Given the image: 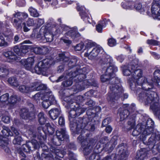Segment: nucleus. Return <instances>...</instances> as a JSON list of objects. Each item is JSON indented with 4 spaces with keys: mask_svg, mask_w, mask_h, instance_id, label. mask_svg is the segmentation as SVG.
Here are the masks:
<instances>
[{
    "mask_svg": "<svg viewBox=\"0 0 160 160\" xmlns=\"http://www.w3.org/2000/svg\"><path fill=\"white\" fill-rule=\"evenodd\" d=\"M78 140L81 143V147L84 154L88 155L92 150L93 139L88 138L85 139L82 135H80L78 138Z\"/></svg>",
    "mask_w": 160,
    "mask_h": 160,
    "instance_id": "nucleus-6",
    "label": "nucleus"
},
{
    "mask_svg": "<svg viewBox=\"0 0 160 160\" xmlns=\"http://www.w3.org/2000/svg\"><path fill=\"white\" fill-rule=\"evenodd\" d=\"M95 43L91 40H87L85 42V49L88 50L95 46Z\"/></svg>",
    "mask_w": 160,
    "mask_h": 160,
    "instance_id": "nucleus-52",
    "label": "nucleus"
},
{
    "mask_svg": "<svg viewBox=\"0 0 160 160\" xmlns=\"http://www.w3.org/2000/svg\"><path fill=\"white\" fill-rule=\"evenodd\" d=\"M32 84L33 86V91L40 90H45L44 92V95H45L46 92H48L49 91H50L49 89H47V88L46 85L41 83L40 82L35 81L32 83Z\"/></svg>",
    "mask_w": 160,
    "mask_h": 160,
    "instance_id": "nucleus-25",
    "label": "nucleus"
},
{
    "mask_svg": "<svg viewBox=\"0 0 160 160\" xmlns=\"http://www.w3.org/2000/svg\"><path fill=\"white\" fill-rule=\"evenodd\" d=\"M154 122L151 118H148L145 124L143 123L138 124L135 127L132 132L133 136H137L141 134L140 139L143 141L144 143L146 140L147 136L153 133L154 131L153 126Z\"/></svg>",
    "mask_w": 160,
    "mask_h": 160,
    "instance_id": "nucleus-2",
    "label": "nucleus"
},
{
    "mask_svg": "<svg viewBox=\"0 0 160 160\" xmlns=\"http://www.w3.org/2000/svg\"><path fill=\"white\" fill-rule=\"evenodd\" d=\"M61 112L59 108H53L49 112V114L51 118L53 120L56 119L59 115Z\"/></svg>",
    "mask_w": 160,
    "mask_h": 160,
    "instance_id": "nucleus-34",
    "label": "nucleus"
},
{
    "mask_svg": "<svg viewBox=\"0 0 160 160\" xmlns=\"http://www.w3.org/2000/svg\"><path fill=\"white\" fill-rule=\"evenodd\" d=\"M50 151L55 154L54 157L55 160H61L58 158V157L60 158H62L65 154V152L64 151H61L59 149L57 148V147L53 146H51L50 148Z\"/></svg>",
    "mask_w": 160,
    "mask_h": 160,
    "instance_id": "nucleus-27",
    "label": "nucleus"
},
{
    "mask_svg": "<svg viewBox=\"0 0 160 160\" xmlns=\"http://www.w3.org/2000/svg\"><path fill=\"white\" fill-rule=\"evenodd\" d=\"M120 119L121 121H123L128 118L129 121L128 122V124L130 127L128 129L130 130L134 128L135 125V118L136 115L134 112H130L128 110L123 109L120 112Z\"/></svg>",
    "mask_w": 160,
    "mask_h": 160,
    "instance_id": "nucleus-5",
    "label": "nucleus"
},
{
    "mask_svg": "<svg viewBox=\"0 0 160 160\" xmlns=\"http://www.w3.org/2000/svg\"><path fill=\"white\" fill-rule=\"evenodd\" d=\"M84 47V44L83 43H80L77 44L75 47V50L80 51Z\"/></svg>",
    "mask_w": 160,
    "mask_h": 160,
    "instance_id": "nucleus-64",
    "label": "nucleus"
},
{
    "mask_svg": "<svg viewBox=\"0 0 160 160\" xmlns=\"http://www.w3.org/2000/svg\"><path fill=\"white\" fill-rule=\"evenodd\" d=\"M74 107L76 108V111L77 116H79L80 114L84 112L86 110V109L84 108H80L78 107V105H76L77 106H75L76 103H74Z\"/></svg>",
    "mask_w": 160,
    "mask_h": 160,
    "instance_id": "nucleus-53",
    "label": "nucleus"
},
{
    "mask_svg": "<svg viewBox=\"0 0 160 160\" xmlns=\"http://www.w3.org/2000/svg\"><path fill=\"white\" fill-rule=\"evenodd\" d=\"M128 82L129 83L130 87L131 89L132 90H136L137 92H138V89H141V88L140 87L138 88L137 87L136 84L138 86H139V85L137 84L136 80L132 79L129 78L128 80ZM139 86H140L139 85Z\"/></svg>",
    "mask_w": 160,
    "mask_h": 160,
    "instance_id": "nucleus-40",
    "label": "nucleus"
},
{
    "mask_svg": "<svg viewBox=\"0 0 160 160\" xmlns=\"http://www.w3.org/2000/svg\"><path fill=\"white\" fill-rule=\"evenodd\" d=\"M20 113V116L22 118L25 119H31L35 118L34 114L33 113L32 114V118H31V116H30V114L28 112V110L26 108L22 109L21 110Z\"/></svg>",
    "mask_w": 160,
    "mask_h": 160,
    "instance_id": "nucleus-29",
    "label": "nucleus"
},
{
    "mask_svg": "<svg viewBox=\"0 0 160 160\" xmlns=\"http://www.w3.org/2000/svg\"><path fill=\"white\" fill-rule=\"evenodd\" d=\"M124 90L120 84L111 86V104L117 103L118 99L122 95Z\"/></svg>",
    "mask_w": 160,
    "mask_h": 160,
    "instance_id": "nucleus-7",
    "label": "nucleus"
},
{
    "mask_svg": "<svg viewBox=\"0 0 160 160\" xmlns=\"http://www.w3.org/2000/svg\"><path fill=\"white\" fill-rule=\"evenodd\" d=\"M3 129L2 131L3 136L2 137H8L12 136L13 135L12 132L10 131V130L7 127H5Z\"/></svg>",
    "mask_w": 160,
    "mask_h": 160,
    "instance_id": "nucleus-48",
    "label": "nucleus"
},
{
    "mask_svg": "<svg viewBox=\"0 0 160 160\" xmlns=\"http://www.w3.org/2000/svg\"><path fill=\"white\" fill-rule=\"evenodd\" d=\"M142 71L141 69L138 68L132 72V78H130L136 80L137 84L138 85H141L143 81L145 82L146 81L147 78L142 76Z\"/></svg>",
    "mask_w": 160,
    "mask_h": 160,
    "instance_id": "nucleus-16",
    "label": "nucleus"
},
{
    "mask_svg": "<svg viewBox=\"0 0 160 160\" xmlns=\"http://www.w3.org/2000/svg\"><path fill=\"white\" fill-rule=\"evenodd\" d=\"M93 93V91L92 90H90L84 94V97L85 99H88L89 97H91Z\"/></svg>",
    "mask_w": 160,
    "mask_h": 160,
    "instance_id": "nucleus-63",
    "label": "nucleus"
},
{
    "mask_svg": "<svg viewBox=\"0 0 160 160\" xmlns=\"http://www.w3.org/2000/svg\"><path fill=\"white\" fill-rule=\"evenodd\" d=\"M125 145L124 143H122L118 146V148L120 154L118 160H126L129 155L127 147Z\"/></svg>",
    "mask_w": 160,
    "mask_h": 160,
    "instance_id": "nucleus-20",
    "label": "nucleus"
},
{
    "mask_svg": "<svg viewBox=\"0 0 160 160\" xmlns=\"http://www.w3.org/2000/svg\"><path fill=\"white\" fill-rule=\"evenodd\" d=\"M77 10L80 12L79 14L81 18L86 23H91L92 20L91 19L89 16V13L86 10L84 6H81L80 4H77Z\"/></svg>",
    "mask_w": 160,
    "mask_h": 160,
    "instance_id": "nucleus-17",
    "label": "nucleus"
},
{
    "mask_svg": "<svg viewBox=\"0 0 160 160\" xmlns=\"http://www.w3.org/2000/svg\"><path fill=\"white\" fill-rule=\"evenodd\" d=\"M123 72L124 75L128 76L130 74H132V71L130 68H128V67L124 66L123 70Z\"/></svg>",
    "mask_w": 160,
    "mask_h": 160,
    "instance_id": "nucleus-58",
    "label": "nucleus"
},
{
    "mask_svg": "<svg viewBox=\"0 0 160 160\" xmlns=\"http://www.w3.org/2000/svg\"><path fill=\"white\" fill-rule=\"evenodd\" d=\"M49 22L46 24L45 26L42 27L39 30V32L37 35L36 37L37 38L40 40H42L43 41L44 38L43 37L44 36L45 34L47 33L48 30H50V28L48 29V26L49 25Z\"/></svg>",
    "mask_w": 160,
    "mask_h": 160,
    "instance_id": "nucleus-28",
    "label": "nucleus"
},
{
    "mask_svg": "<svg viewBox=\"0 0 160 160\" xmlns=\"http://www.w3.org/2000/svg\"><path fill=\"white\" fill-rule=\"evenodd\" d=\"M138 98L146 105L152 103L150 108L155 116L160 120V103L158 102L159 97L156 92L154 91L140 92L138 94Z\"/></svg>",
    "mask_w": 160,
    "mask_h": 160,
    "instance_id": "nucleus-1",
    "label": "nucleus"
},
{
    "mask_svg": "<svg viewBox=\"0 0 160 160\" xmlns=\"http://www.w3.org/2000/svg\"><path fill=\"white\" fill-rule=\"evenodd\" d=\"M100 157L98 153H93L89 156L88 160H100ZM102 160H110V157L108 156Z\"/></svg>",
    "mask_w": 160,
    "mask_h": 160,
    "instance_id": "nucleus-37",
    "label": "nucleus"
},
{
    "mask_svg": "<svg viewBox=\"0 0 160 160\" xmlns=\"http://www.w3.org/2000/svg\"><path fill=\"white\" fill-rule=\"evenodd\" d=\"M55 63L52 58H46L39 62L35 67V72L38 74H40L46 72Z\"/></svg>",
    "mask_w": 160,
    "mask_h": 160,
    "instance_id": "nucleus-4",
    "label": "nucleus"
},
{
    "mask_svg": "<svg viewBox=\"0 0 160 160\" xmlns=\"http://www.w3.org/2000/svg\"><path fill=\"white\" fill-rule=\"evenodd\" d=\"M112 70V73L111 72V86L115 85L120 84V80L117 77L115 76V73L118 71L117 68L114 65L111 63V70Z\"/></svg>",
    "mask_w": 160,
    "mask_h": 160,
    "instance_id": "nucleus-19",
    "label": "nucleus"
},
{
    "mask_svg": "<svg viewBox=\"0 0 160 160\" xmlns=\"http://www.w3.org/2000/svg\"><path fill=\"white\" fill-rule=\"evenodd\" d=\"M56 26V25L55 22L52 23H49V25L48 26V29L50 28V30H48L47 33L45 34L44 36L42 38H44V42H52L53 40V35L59 32L60 30L57 29Z\"/></svg>",
    "mask_w": 160,
    "mask_h": 160,
    "instance_id": "nucleus-8",
    "label": "nucleus"
},
{
    "mask_svg": "<svg viewBox=\"0 0 160 160\" xmlns=\"http://www.w3.org/2000/svg\"><path fill=\"white\" fill-rule=\"evenodd\" d=\"M9 73V69L7 67L3 65L0 66V78H6Z\"/></svg>",
    "mask_w": 160,
    "mask_h": 160,
    "instance_id": "nucleus-36",
    "label": "nucleus"
},
{
    "mask_svg": "<svg viewBox=\"0 0 160 160\" xmlns=\"http://www.w3.org/2000/svg\"><path fill=\"white\" fill-rule=\"evenodd\" d=\"M109 68L108 67L106 69L105 74L102 75L101 77L102 82H104L110 79V73L108 72Z\"/></svg>",
    "mask_w": 160,
    "mask_h": 160,
    "instance_id": "nucleus-46",
    "label": "nucleus"
},
{
    "mask_svg": "<svg viewBox=\"0 0 160 160\" xmlns=\"http://www.w3.org/2000/svg\"><path fill=\"white\" fill-rule=\"evenodd\" d=\"M134 8L137 10L139 11L140 12H142L144 11V10L142 7L141 3H140L135 4Z\"/></svg>",
    "mask_w": 160,
    "mask_h": 160,
    "instance_id": "nucleus-59",
    "label": "nucleus"
},
{
    "mask_svg": "<svg viewBox=\"0 0 160 160\" xmlns=\"http://www.w3.org/2000/svg\"><path fill=\"white\" fill-rule=\"evenodd\" d=\"M4 55L8 59H10L8 61V62H12L19 59V58L13 52L11 51L5 52Z\"/></svg>",
    "mask_w": 160,
    "mask_h": 160,
    "instance_id": "nucleus-33",
    "label": "nucleus"
},
{
    "mask_svg": "<svg viewBox=\"0 0 160 160\" xmlns=\"http://www.w3.org/2000/svg\"><path fill=\"white\" fill-rule=\"evenodd\" d=\"M68 60V58L65 55L64 53H61L59 54V57H57V60L55 61V62H58L61 61L66 62Z\"/></svg>",
    "mask_w": 160,
    "mask_h": 160,
    "instance_id": "nucleus-49",
    "label": "nucleus"
},
{
    "mask_svg": "<svg viewBox=\"0 0 160 160\" xmlns=\"http://www.w3.org/2000/svg\"><path fill=\"white\" fill-rule=\"evenodd\" d=\"M19 99V98H18L17 96L12 95L9 99L8 105H9L11 108Z\"/></svg>",
    "mask_w": 160,
    "mask_h": 160,
    "instance_id": "nucleus-41",
    "label": "nucleus"
},
{
    "mask_svg": "<svg viewBox=\"0 0 160 160\" xmlns=\"http://www.w3.org/2000/svg\"><path fill=\"white\" fill-rule=\"evenodd\" d=\"M107 24L106 20L99 22L98 25L96 26V30L99 33L102 32V29L106 27Z\"/></svg>",
    "mask_w": 160,
    "mask_h": 160,
    "instance_id": "nucleus-39",
    "label": "nucleus"
},
{
    "mask_svg": "<svg viewBox=\"0 0 160 160\" xmlns=\"http://www.w3.org/2000/svg\"><path fill=\"white\" fill-rule=\"evenodd\" d=\"M28 45H22L20 48L18 46L14 48V52L19 56H23L28 52Z\"/></svg>",
    "mask_w": 160,
    "mask_h": 160,
    "instance_id": "nucleus-26",
    "label": "nucleus"
},
{
    "mask_svg": "<svg viewBox=\"0 0 160 160\" xmlns=\"http://www.w3.org/2000/svg\"><path fill=\"white\" fill-rule=\"evenodd\" d=\"M7 43L5 41L3 36L2 35H0V46H6Z\"/></svg>",
    "mask_w": 160,
    "mask_h": 160,
    "instance_id": "nucleus-61",
    "label": "nucleus"
},
{
    "mask_svg": "<svg viewBox=\"0 0 160 160\" xmlns=\"http://www.w3.org/2000/svg\"><path fill=\"white\" fill-rule=\"evenodd\" d=\"M56 135L57 139H53L52 142L56 146H59L61 144V141L65 139H68V136L66 134V129L65 128H62L59 130H57Z\"/></svg>",
    "mask_w": 160,
    "mask_h": 160,
    "instance_id": "nucleus-11",
    "label": "nucleus"
},
{
    "mask_svg": "<svg viewBox=\"0 0 160 160\" xmlns=\"http://www.w3.org/2000/svg\"><path fill=\"white\" fill-rule=\"evenodd\" d=\"M42 98L43 100L42 106L45 109L48 108L51 105L56 103V101L51 91L46 92L45 95L42 96Z\"/></svg>",
    "mask_w": 160,
    "mask_h": 160,
    "instance_id": "nucleus-9",
    "label": "nucleus"
},
{
    "mask_svg": "<svg viewBox=\"0 0 160 160\" xmlns=\"http://www.w3.org/2000/svg\"><path fill=\"white\" fill-rule=\"evenodd\" d=\"M8 82L13 87H17L19 85L18 81L14 77L9 78L8 79Z\"/></svg>",
    "mask_w": 160,
    "mask_h": 160,
    "instance_id": "nucleus-44",
    "label": "nucleus"
},
{
    "mask_svg": "<svg viewBox=\"0 0 160 160\" xmlns=\"http://www.w3.org/2000/svg\"><path fill=\"white\" fill-rule=\"evenodd\" d=\"M159 1L160 0H154L151 8L152 13L156 15L158 18L160 17V4L159 2Z\"/></svg>",
    "mask_w": 160,
    "mask_h": 160,
    "instance_id": "nucleus-23",
    "label": "nucleus"
},
{
    "mask_svg": "<svg viewBox=\"0 0 160 160\" xmlns=\"http://www.w3.org/2000/svg\"><path fill=\"white\" fill-rule=\"evenodd\" d=\"M54 127L53 125H51L49 123H47L42 128L43 131L45 133H48L50 135H52L55 131Z\"/></svg>",
    "mask_w": 160,
    "mask_h": 160,
    "instance_id": "nucleus-31",
    "label": "nucleus"
},
{
    "mask_svg": "<svg viewBox=\"0 0 160 160\" xmlns=\"http://www.w3.org/2000/svg\"><path fill=\"white\" fill-rule=\"evenodd\" d=\"M153 78L151 80L153 82L158 83L160 80V70L158 69L156 70L153 73Z\"/></svg>",
    "mask_w": 160,
    "mask_h": 160,
    "instance_id": "nucleus-42",
    "label": "nucleus"
},
{
    "mask_svg": "<svg viewBox=\"0 0 160 160\" xmlns=\"http://www.w3.org/2000/svg\"><path fill=\"white\" fill-rule=\"evenodd\" d=\"M87 83V80H84L83 82H76V91L79 92L83 90L86 87Z\"/></svg>",
    "mask_w": 160,
    "mask_h": 160,
    "instance_id": "nucleus-35",
    "label": "nucleus"
},
{
    "mask_svg": "<svg viewBox=\"0 0 160 160\" xmlns=\"http://www.w3.org/2000/svg\"><path fill=\"white\" fill-rule=\"evenodd\" d=\"M41 127H39L38 128V132H36L33 129H31L28 131V133L29 135V137L30 138H35L37 137L38 138L40 141H43L45 140V138L42 136L41 132H40V129H42ZM42 141H41L42 142Z\"/></svg>",
    "mask_w": 160,
    "mask_h": 160,
    "instance_id": "nucleus-21",
    "label": "nucleus"
},
{
    "mask_svg": "<svg viewBox=\"0 0 160 160\" xmlns=\"http://www.w3.org/2000/svg\"><path fill=\"white\" fill-rule=\"evenodd\" d=\"M63 30L66 32L64 34V36L61 38L60 40L65 43L70 44L71 43V41L68 38L69 37L74 39L80 36L76 28H70L68 26H64Z\"/></svg>",
    "mask_w": 160,
    "mask_h": 160,
    "instance_id": "nucleus-3",
    "label": "nucleus"
},
{
    "mask_svg": "<svg viewBox=\"0 0 160 160\" xmlns=\"http://www.w3.org/2000/svg\"><path fill=\"white\" fill-rule=\"evenodd\" d=\"M103 51V49L101 46L99 45L97 46L89 52L88 55V58L89 59H92L99 54L102 53Z\"/></svg>",
    "mask_w": 160,
    "mask_h": 160,
    "instance_id": "nucleus-24",
    "label": "nucleus"
},
{
    "mask_svg": "<svg viewBox=\"0 0 160 160\" xmlns=\"http://www.w3.org/2000/svg\"><path fill=\"white\" fill-rule=\"evenodd\" d=\"M51 5L53 8H57L60 7L58 0H52Z\"/></svg>",
    "mask_w": 160,
    "mask_h": 160,
    "instance_id": "nucleus-62",
    "label": "nucleus"
},
{
    "mask_svg": "<svg viewBox=\"0 0 160 160\" xmlns=\"http://www.w3.org/2000/svg\"><path fill=\"white\" fill-rule=\"evenodd\" d=\"M117 138L116 136L113 137L111 140V143H112V147H111V150L112 148H113L115 147V146L117 144Z\"/></svg>",
    "mask_w": 160,
    "mask_h": 160,
    "instance_id": "nucleus-60",
    "label": "nucleus"
},
{
    "mask_svg": "<svg viewBox=\"0 0 160 160\" xmlns=\"http://www.w3.org/2000/svg\"><path fill=\"white\" fill-rule=\"evenodd\" d=\"M33 86L32 83L29 86L21 85L19 87L18 89L21 92L27 93L33 91Z\"/></svg>",
    "mask_w": 160,
    "mask_h": 160,
    "instance_id": "nucleus-30",
    "label": "nucleus"
},
{
    "mask_svg": "<svg viewBox=\"0 0 160 160\" xmlns=\"http://www.w3.org/2000/svg\"><path fill=\"white\" fill-rule=\"evenodd\" d=\"M69 76H70V77L69 79L67 81L64 82H63V84L65 87H67L71 85L72 83V79L74 80V78L73 77H72L71 78V77H72L71 75V73L70 72L69 73Z\"/></svg>",
    "mask_w": 160,
    "mask_h": 160,
    "instance_id": "nucleus-55",
    "label": "nucleus"
},
{
    "mask_svg": "<svg viewBox=\"0 0 160 160\" xmlns=\"http://www.w3.org/2000/svg\"><path fill=\"white\" fill-rule=\"evenodd\" d=\"M147 151L145 148H141L137 152L136 158L137 160H143L144 158L146 156Z\"/></svg>",
    "mask_w": 160,
    "mask_h": 160,
    "instance_id": "nucleus-32",
    "label": "nucleus"
},
{
    "mask_svg": "<svg viewBox=\"0 0 160 160\" xmlns=\"http://www.w3.org/2000/svg\"><path fill=\"white\" fill-rule=\"evenodd\" d=\"M128 68L131 69V70L133 72L134 70L138 69V63L137 60H134L129 64L128 66Z\"/></svg>",
    "mask_w": 160,
    "mask_h": 160,
    "instance_id": "nucleus-50",
    "label": "nucleus"
},
{
    "mask_svg": "<svg viewBox=\"0 0 160 160\" xmlns=\"http://www.w3.org/2000/svg\"><path fill=\"white\" fill-rule=\"evenodd\" d=\"M73 106L72 105L71 107V110L69 111L68 118L71 124H73L72 122L73 120V118H75L77 116L76 108L75 107H72Z\"/></svg>",
    "mask_w": 160,
    "mask_h": 160,
    "instance_id": "nucleus-38",
    "label": "nucleus"
},
{
    "mask_svg": "<svg viewBox=\"0 0 160 160\" xmlns=\"http://www.w3.org/2000/svg\"><path fill=\"white\" fill-rule=\"evenodd\" d=\"M34 62V59L33 57H30L26 59H23L21 61V64L24 66L25 68L31 71L32 73L35 72V69H32Z\"/></svg>",
    "mask_w": 160,
    "mask_h": 160,
    "instance_id": "nucleus-18",
    "label": "nucleus"
},
{
    "mask_svg": "<svg viewBox=\"0 0 160 160\" xmlns=\"http://www.w3.org/2000/svg\"><path fill=\"white\" fill-rule=\"evenodd\" d=\"M9 95L8 93L3 94L0 97V101L2 102H8L9 100ZM8 104V102L7 103Z\"/></svg>",
    "mask_w": 160,
    "mask_h": 160,
    "instance_id": "nucleus-56",
    "label": "nucleus"
},
{
    "mask_svg": "<svg viewBox=\"0 0 160 160\" xmlns=\"http://www.w3.org/2000/svg\"><path fill=\"white\" fill-rule=\"evenodd\" d=\"M88 120L87 118L83 119L79 118L76 120L77 122L75 124L76 125V130L78 133L81 132L82 134L85 132V130H88Z\"/></svg>",
    "mask_w": 160,
    "mask_h": 160,
    "instance_id": "nucleus-10",
    "label": "nucleus"
},
{
    "mask_svg": "<svg viewBox=\"0 0 160 160\" xmlns=\"http://www.w3.org/2000/svg\"><path fill=\"white\" fill-rule=\"evenodd\" d=\"M160 140V134L159 133H153L148 140V142H147L148 145H151L152 146V151L154 155L158 154V152L157 149L155 148V144L157 142Z\"/></svg>",
    "mask_w": 160,
    "mask_h": 160,
    "instance_id": "nucleus-14",
    "label": "nucleus"
},
{
    "mask_svg": "<svg viewBox=\"0 0 160 160\" xmlns=\"http://www.w3.org/2000/svg\"><path fill=\"white\" fill-rule=\"evenodd\" d=\"M22 139L20 136H16L12 141V143L14 144L20 145Z\"/></svg>",
    "mask_w": 160,
    "mask_h": 160,
    "instance_id": "nucleus-57",
    "label": "nucleus"
},
{
    "mask_svg": "<svg viewBox=\"0 0 160 160\" xmlns=\"http://www.w3.org/2000/svg\"><path fill=\"white\" fill-rule=\"evenodd\" d=\"M86 68H83L82 69L78 68L74 72H71V75H72L71 78L73 77L74 81L75 82H81L86 78L85 73Z\"/></svg>",
    "mask_w": 160,
    "mask_h": 160,
    "instance_id": "nucleus-13",
    "label": "nucleus"
},
{
    "mask_svg": "<svg viewBox=\"0 0 160 160\" xmlns=\"http://www.w3.org/2000/svg\"><path fill=\"white\" fill-rule=\"evenodd\" d=\"M28 10L31 16L33 17L37 18L39 16V14L37 10L32 7H29Z\"/></svg>",
    "mask_w": 160,
    "mask_h": 160,
    "instance_id": "nucleus-45",
    "label": "nucleus"
},
{
    "mask_svg": "<svg viewBox=\"0 0 160 160\" xmlns=\"http://www.w3.org/2000/svg\"><path fill=\"white\" fill-rule=\"evenodd\" d=\"M40 145L38 141L35 140H33L31 142L23 144L22 146L21 149L25 152H28L38 149Z\"/></svg>",
    "mask_w": 160,
    "mask_h": 160,
    "instance_id": "nucleus-15",
    "label": "nucleus"
},
{
    "mask_svg": "<svg viewBox=\"0 0 160 160\" xmlns=\"http://www.w3.org/2000/svg\"><path fill=\"white\" fill-rule=\"evenodd\" d=\"M109 119L108 118L105 119L102 122V126L103 127H106V132L108 133L110 132V127L109 125Z\"/></svg>",
    "mask_w": 160,
    "mask_h": 160,
    "instance_id": "nucleus-51",
    "label": "nucleus"
},
{
    "mask_svg": "<svg viewBox=\"0 0 160 160\" xmlns=\"http://www.w3.org/2000/svg\"><path fill=\"white\" fill-rule=\"evenodd\" d=\"M80 60L76 57H73V58L69 62L68 65L69 67L71 68H72L74 66H79L80 65L79 63Z\"/></svg>",
    "mask_w": 160,
    "mask_h": 160,
    "instance_id": "nucleus-43",
    "label": "nucleus"
},
{
    "mask_svg": "<svg viewBox=\"0 0 160 160\" xmlns=\"http://www.w3.org/2000/svg\"><path fill=\"white\" fill-rule=\"evenodd\" d=\"M13 25L17 29L21 27L22 21L28 17V14L23 12H17L13 14Z\"/></svg>",
    "mask_w": 160,
    "mask_h": 160,
    "instance_id": "nucleus-12",
    "label": "nucleus"
},
{
    "mask_svg": "<svg viewBox=\"0 0 160 160\" xmlns=\"http://www.w3.org/2000/svg\"><path fill=\"white\" fill-rule=\"evenodd\" d=\"M153 82L151 80V82H149L147 78L146 81H145V82H142V84L141 85H138L141 87V88H142L143 89H144L145 91H142V92H151L154 91L155 92L156 89L153 88Z\"/></svg>",
    "mask_w": 160,
    "mask_h": 160,
    "instance_id": "nucleus-22",
    "label": "nucleus"
},
{
    "mask_svg": "<svg viewBox=\"0 0 160 160\" xmlns=\"http://www.w3.org/2000/svg\"><path fill=\"white\" fill-rule=\"evenodd\" d=\"M8 139L7 138L4 137H0V146L3 147V146L8 145Z\"/></svg>",
    "mask_w": 160,
    "mask_h": 160,
    "instance_id": "nucleus-54",
    "label": "nucleus"
},
{
    "mask_svg": "<svg viewBox=\"0 0 160 160\" xmlns=\"http://www.w3.org/2000/svg\"><path fill=\"white\" fill-rule=\"evenodd\" d=\"M38 120L39 124L41 125H43L46 121V118L45 117L43 112H40L38 115Z\"/></svg>",
    "mask_w": 160,
    "mask_h": 160,
    "instance_id": "nucleus-47",
    "label": "nucleus"
}]
</instances>
